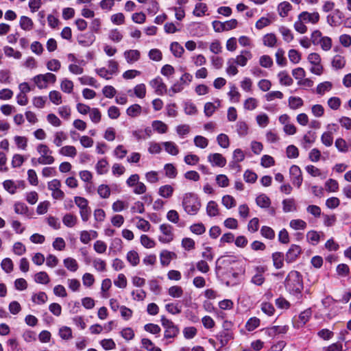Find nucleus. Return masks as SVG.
Listing matches in <instances>:
<instances>
[{
    "label": "nucleus",
    "instance_id": "1",
    "mask_svg": "<svg viewBox=\"0 0 351 351\" xmlns=\"http://www.w3.org/2000/svg\"><path fill=\"white\" fill-rule=\"evenodd\" d=\"M319 19L320 15L317 12H309L303 11L298 14L297 20L293 24V27L298 33L305 34L308 31L306 24L315 25L319 21Z\"/></svg>",
    "mask_w": 351,
    "mask_h": 351
},
{
    "label": "nucleus",
    "instance_id": "2",
    "mask_svg": "<svg viewBox=\"0 0 351 351\" xmlns=\"http://www.w3.org/2000/svg\"><path fill=\"white\" fill-rule=\"evenodd\" d=\"M285 286L291 294L300 293L303 289V280L300 273L295 270L291 271L285 279Z\"/></svg>",
    "mask_w": 351,
    "mask_h": 351
},
{
    "label": "nucleus",
    "instance_id": "3",
    "mask_svg": "<svg viewBox=\"0 0 351 351\" xmlns=\"http://www.w3.org/2000/svg\"><path fill=\"white\" fill-rule=\"evenodd\" d=\"M36 151L40 155L38 158H32L31 161L34 166L36 165H50L54 163L55 158L53 156V152L48 145L40 143L36 146Z\"/></svg>",
    "mask_w": 351,
    "mask_h": 351
},
{
    "label": "nucleus",
    "instance_id": "4",
    "mask_svg": "<svg viewBox=\"0 0 351 351\" xmlns=\"http://www.w3.org/2000/svg\"><path fill=\"white\" fill-rule=\"evenodd\" d=\"M182 206L184 210L190 215H195L202 204L197 195L193 193H186L183 195Z\"/></svg>",
    "mask_w": 351,
    "mask_h": 351
},
{
    "label": "nucleus",
    "instance_id": "5",
    "mask_svg": "<svg viewBox=\"0 0 351 351\" xmlns=\"http://www.w3.org/2000/svg\"><path fill=\"white\" fill-rule=\"evenodd\" d=\"M75 204L80 208V214L83 221H87L90 216V208L88 206V200L82 197L76 196L74 197Z\"/></svg>",
    "mask_w": 351,
    "mask_h": 351
},
{
    "label": "nucleus",
    "instance_id": "6",
    "mask_svg": "<svg viewBox=\"0 0 351 351\" xmlns=\"http://www.w3.org/2000/svg\"><path fill=\"white\" fill-rule=\"evenodd\" d=\"M32 80L39 89H43L47 87L49 83L54 84L56 81V76L51 73H47L34 76Z\"/></svg>",
    "mask_w": 351,
    "mask_h": 351
},
{
    "label": "nucleus",
    "instance_id": "7",
    "mask_svg": "<svg viewBox=\"0 0 351 351\" xmlns=\"http://www.w3.org/2000/svg\"><path fill=\"white\" fill-rule=\"evenodd\" d=\"M159 230L161 234L158 237V241L162 243H169L174 239L173 228L168 223H162Z\"/></svg>",
    "mask_w": 351,
    "mask_h": 351
},
{
    "label": "nucleus",
    "instance_id": "8",
    "mask_svg": "<svg viewBox=\"0 0 351 351\" xmlns=\"http://www.w3.org/2000/svg\"><path fill=\"white\" fill-rule=\"evenodd\" d=\"M61 185V182L58 179H53L47 184L48 189L51 191L54 199L62 200L64 197V193L60 189Z\"/></svg>",
    "mask_w": 351,
    "mask_h": 351
},
{
    "label": "nucleus",
    "instance_id": "9",
    "mask_svg": "<svg viewBox=\"0 0 351 351\" xmlns=\"http://www.w3.org/2000/svg\"><path fill=\"white\" fill-rule=\"evenodd\" d=\"M289 174L293 184L298 188L300 187L303 180L300 168L297 165H292L289 169Z\"/></svg>",
    "mask_w": 351,
    "mask_h": 351
},
{
    "label": "nucleus",
    "instance_id": "10",
    "mask_svg": "<svg viewBox=\"0 0 351 351\" xmlns=\"http://www.w3.org/2000/svg\"><path fill=\"white\" fill-rule=\"evenodd\" d=\"M150 86L158 95H162L167 92V86L160 77H157L149 82Z\"/></svg>",
    "mask_w": 351,
    "mask_h": 351
},
{
    "label": "nucleus",
    "instance_id": "11",
    "mask_svg": "<svg viewBox=\"0 0 351 351\" xmlns=\"http://www.w3.org/2000/svg\"><path fill=\"white\" fill-rule=\"evenodd\" d=\"M302 252V249L299 245H291L287 252L286 253L285 261L288 263L295 262Z\"/></svg>",
    "mask_w": 351,
    "mask_h": 351
},
{
    "label": "nucleus",
    "instance_id": "12",
    "mask_svg": "<svg viewBox=\"0 0 351 351\" xmlns=\"http://www.w3.org/2000/svg\"><path fill=\"white\" fill-rule=\"evenodd\" d=\"M207 158L213 167H223L226 164V159L219 153L210 154Z\"/></svg>",
    "mask_w": 351,
    "mask_h": 351
},
{
    "label": "nucleus",
    "instance_id": "13",
    "mask_svg": "<svg viewBox=\"0 0 351 351\" xmlns=\"http://www.w3.org/2000/svg\"><path fill=\"white\" fill-rule=\"evenodd\" d=\"M252 58V53L249 50H242L240 53L236 56L234 60L235 63L240 66H245L247 65V62Z\"/></svg>",
    "mask_w": 351,
    "mask_h": 351
},
{
    "label": "nucleus",
    "instance_id": "14",
    "mask_svg": "<svg viewBox=\"0 0 351 351\" xmlns=\"http://www.w3.org/2000/svg\"><path fill=\"white\" fill-rule=\"evenodd\" d=\"M123 56L128 64H133L140 59L141 52L137 49H129L124 51Z\"/></svg>",
    "mask_w": 351,
    "mask_h": 351
},
{
    "label": "nucleus",
    "instance_id": "15",
    "mask_svg": "<svg viewBox=\"0 0 351 351\" xmlns=\"http://www.w3.org/2000/svg\"><path fill=\"white\" fill-rule=\"evenodd\" d=\"M343 17V13L339 10H335L332 14L327 16L328 23L332 27L337 26Z\"/></svg>",
    "mask_w": 351,
    "mask_h": 351
},
{
    "label": "nucleus",
    "instance_id": "16",
    "mask_svg": "<svg viewBox=\"0 0 351 351\" xmlns=\"http://www.w3.org/2000/svg\"><path fill=\"white\" fill-rule=\"evenodd\" d=\"M221 101L219 99H216L214 103L207 102L204 105V112L206 117H211L215 110L220 107Z\"/></svg>",
    "mask_w": 351,
    "mask_h": 351
},
{
    "label": "nucleus",
    "instance_id": "17",
    "mask_svg": "<svg viewBox=\"0 0 351 351\" xmlns=\"http://www.w3.org/2000/svg\"><path fill=\"white\" fill-rule=\"evenodd\" d=\"M287 331V327L274 326L265 329V334L270 337H275L277 335L285 334Z\"/></svg>",
    "mask_w": 351,
    "mask_h": 351
},
{
    "label": "nucleus",
    "instance_id": "18",
    "mask_svg": "<svg viewBox=\"0 0 351 351\" xmlns=\"http://www.w3.org/2000/svg\"><path fill=\"white\" fill-rule=\"evenodd\" d=\"M176 255L174 252L168 250H162L160 254V261L162 266H168L171 260L176 258Z\"/></svg>",
    "mask_w": 351,
    "mask_h": 351
},
{
    "label": "nucleus",
    "instance_id": "19",
    "mask_svg": "<svg viewBox=\"0 0 351 351\" xmlns=\"http://www.w3.org/2000/svg\"><path fill=\"white\" fill-rule=\"evenodd\" d=\"M77 221V216L72 213H66L62 217L63 224L70 228L75 227Z\"/></svg>",
    "mask_w": 351,
    "mask_h": 351
},
{
    "label": "nucleus",
    "instance_id": "20",
    "mask_svg": "<svg viewBox=\"0 0 351 351\" xmlns=\"http://www.w3.org/2000/svg\"><path fill=\"white\" fill-rule=\"evenodd\" d=\"M20 184L23 185V182L19 181L16 183L11 180H5L3 182V188L10 194H14Z\"/></svg>",
    "mask_w": 351,
    "mask_h": 351
},
{
    "label": "nucleus",
    "instance_id": "21",
    "mask_svg": "<svg viewBox=\"0 0 351 351\" xmlns=\"http://www.w3.org/2000/svg\"><path fill=\"white\" fill-rule=\"evenodd\" d=\"M162 146L167 153L171 156H177L179 154L178 146L173 141H166L162 143Z\"/></svg>",
    "mask_w": 351,
    "mask_h": 351
},
{
    "label": "nucleus",
    "instance_id": "22",
    "mask_svg": "<svg viewBox=\"0 0 351 351\" xmlns=\"http://www.w3.org/2000/svg\"><path fill=\"white\" fill-rule=\"evenodd\" d=\"M278 78L282 86H289L293 84V80L286 71L278 73Z\"/></svg>",
    "mask_w": 351,
    "mask_h": 351
},
{
    "label": "nucleus",
    "instance_id": "23",
    "mask_svg": "<svg viewBox=\"0 0 351 351\" xmlns=\"http://www.w3.org/2000/svg\"><path fill=\"white\" fill-rule=\"evenodd\" d=\"M256 274L252 278L251 282L260 286L265 281V278L263 276V274L265 272V269L263 267H256Z\"/></svg>",
    "mask_w": 351,
    "mask_h": 351
},
{
    "label": "nucleus",
    "instance_id": "24",
    "mask_svg": "<svg viewBox=\"0 0 351 351\" xmlns=\"http://www.w3.org/2000/svg\"><path fill=\"white\" fill-rule=\"evenodd\" d=\"M173 192L174 188L171 184L162 185L158 189V194L163 198H171Z\"/></svg>",
    "mask_w": 351,
    "mask_h": 351
},
{
    "label": "nucleus",
    "instance_id": "25",
    "mask_svg": "<svg viewBox=\"0 0 351 351\" xmlns=\"http://www.w3.org/2000/svg\"><path fill=\"white\" fill-rule=\"evenodd\" d=\"M292 10L291 4L288 1H283L278 4L277 10L278 14L281 17H286L288 16L289 12Z\"/></svg>",
    "mask_w": 351,
    "mask_h": 351
},
{
    "label": "nucleus",
    "instance_id": "26",
    "mask_svg": "<svg viewBox=\"0 0 351 351\" xmlns=\"http://www.w3.org/2000/svg\"><path fill=\"white\" fill-rule=\"evenodd\" d=\"M315 134L309 131L305 134L302 138V145L304 149H308L315 141Z\"/></svg>",
    "mask_w": 351,
    "mask_h": 351
},
{
    "label": "nucleus",
    "instance_id": "27",
    "mask_svg": "<svg viewBox=\"0 0 351 351\" xmlns=\"http://www.w3.org/2000/svg\"><path fill=\"white\" fill-rule=\"evenodd\" d=\"M206 213L210 217H217L219 215V208L217 203L215 201H210L206 205Z\"/></svg>",
    "mask_w": 351,
    "mask_h": 351
},
{
    "label": "nucleus",
    "instance_id": "28",
    "mask_svg": "<svg viewBox=\"0 0 351 351\" xmlns=\"http://www.w3.org/2000/svg\"><path fill=\"white\" fill-rule=\"evenodd\" d=\"M58 152L60 155L71 158H74L77 155V149L73 145L63 146L59 149Z\"/></svg>",
    "mask_w": 351,
    "mask_h": 351
},
{
    "label": "nucleus",
    "instance_id": "29",
    "mask_svg": "<svg viewBox=\"0 0 351 351\" xmlns=\"http://www.w3.org/2000/svg\"><path fill=\"white\" fill-rule=\"evenodd\" d=\"M282 210L285 213L294 212L297 210L295 201L293 198L285 199L282 201Z\"/></svg>",
    "mask_w": 351,
    "mask_h": 351
},
{
    "label": "nucleus",
    "instance_id": "30",
    "mask_svg": "<svg viewBox=\"0 0 351 351\" xmlns=\"http://www.w3.org/2000/svg\"><path fill=\"white\" fill-rule=\"evenodd\" d=\"M127 261L132 266L136 267L140 263L138 253L135 250H130L126 254Z\"/></svg>",
    "mask_w": 351,
    "mask_h": 351
},
{
    "label": "nucleus",
    "instance_id": "31",
    "mask_svg": "<svg viewBox=\"0 0 351 351\" xmlns=\"http://www.w3.org/2000/svg\"><path fill=\"white\" fill-rule=\"evenodd\" d=\"M256 204L262 208H268L271 205V200L267 195L263 193L256 197Z\"/></svg>",
    "mask_w": 351,
    "mask_h": 351
},
{
    "label": "nucleus",
    "instance_id": "32",
    "mask_svg": "<svg viewBox=\"0 0 351 351\" xmlns=\"http://www.w3.org/2000/svg\"><path fill=\"white\" fill-rule=\"evenodd\" d=\"M305 169L306 172L313 177H319L322 179H325L326 178V173L322 172L319 169L314 165H307Z\"/></svg>",
    "mask_w": 351,
    "mask_h": 351
},
{
    "label": "nucleus",
    "instance_id": "33",
    "mask_svg": "<svg viewBox=\"0 0 351 351\" xmlns=\"http://www.w3.org/2000/svg\"><path fill=\"white\" fill-rule=\"evenodd\" d=\"M170 51L176 58H181L184 52V49L179 43L173 42L170 45Z\"/></svg>",
    "mask_w": 351,
    "mask_h": 351
},
{
    "label": "nucleus",
    "instance_id": "34",
    "mask_svg": "<svg viewBox=\"0 0 351 351\" xmlns=\"http://www.w3.org/2000/svg\"><path fill=\"white\" fill-rule=\"evenodd\" d=\"M108 169L109 164L104 158L99 160L95 165L96 171L99 175L106 174L108 171Z\"/></svg>",
    "mask_w": 351,
    "mask_h": 351
},
{
    "label": "nucleus",
    "instance_id": "35",
    "mask_svg": "<svg viewBox=\"0 0 351 351\" xmlns=\"http://www.w3.org/2000/svg\"><path fill=\"white\" fill-rule=\"evenodd\" d=\"M221 204L226 208L231 209L236 206L237 201L233 196L226 195L222 197Z\"/></svg>",
    "mask_w": 351,
    "mask_h": 351
},
{
    "label": "nucleus",
    "instance_id": "36",
    "mask_svg": "<svg viewBox=\"0 0 351 351\" xmlns=\"http://www.w3.org/2000/svg\"><path fill=\"white\" fill-rule=\"evenodd\" d=\"M236 131L239 136H245L248 134L249 127L247 123L244 121H239L236 123Z\"/></svg>",
    "mask_w": 351,
    "mask_h": 351
},
{
    "label": "nucleus",
    "instance_id": "37",
    "mask_svg": "<svg viewBox=\"0 0 351 351\" xmlns=\"http://www.w3.org/2000/svg\"><path fill=\"white\" fill-rule=\"evenodd\" d=\"M142 112V107L137 104L131 105L126 110V114L130 117H138Z\"/></svg>",
    "mask_w": 351,
    "mask_h": 351
},
{
    "label": "nucleus",
    "instance_id": "38",
    "mask_svg": "<svg viewBox=\"0 0 351 351\" xmlns=\"http://www.w3.org/2000/svg\"><path fill=\"white\" fill-rule=\"evenodd\" d=\"M122 32L118 29H112L108 32V38L114 43H119L123 40Z\"/></svg>",
    "mask_w": 351,
    "mask_h": 351
},
{
    "label": "nucleus",
    "instance_id": "39",
    "mask_svg": "<svg viewBox=\"0 0 351 351\" xmlns=\"http://www.w3.org/2000/svg\"><path fill=\"white\" fill-rule=\"evenodd\" d=\"M19 24L21 29L25 31H30L34 27L33 21L25 16H22L21 17Z\"/></svg>",
    "mask_w": 351,
    "mask_h": 351
},
{
    "label": "nucleus",
    "instance_id": "40",
    "mask_svg": "<svg viewBox=\"0 0 351 351\" xmlns=\"http://www.w3.org/2000/svg\"><path fill=\"white\" fill-rule=\"evenodd\" d=\"M332 88V84L330 82H324L317 85L316 93L318 95H324L326 93L329 92Z\"/></svg>",
    "mask_w": 351,
    "mask_h": 351
},
{
    "label": "nucleus",
    "instance_id": "41",
    "mask_svg": "<svg viewBox=\"0 0 351 351\" xmlns=\"http://www.w3.org/2000/svg\"><path fill=\"white\" fill-rule=\"evenodd\" d=\"M134 219L137 220L136 226L138 229L143 232H148L149 230L151 224L148 221L140 217H136Z\"/></svg>",
    "mask_w": 351,
    "mask_h": 351
},
{
    "label": "nucleus",
    "instance_id": "42",
    "mask_svg": "<svg viewBox=\"0 0 351 351\" xmlns=\"http://www.w3.org/2000/svg\"><path fill=\"white\" fill-rule=\"evenodd\" d=\"M285 256L282 252H275L272 254V260L274 266L276 269L282 267Z\"/></svg>",
    "mask_w": 351,
    "mask_h": 351
},
{
    "label": "nucleus",
    "instance_id": "43",
    "mask_svg": "<svg viewBox=\"0 0 351 351\" xmlns=\"http://www.w3.org/2000/svg\"><path fill=\"white\" fill-rule=\"evenodd\" d=\"M237 64L233 58H230L227 61V67L226 69V73L230 76L236 75L239 71L237 68Z\"/></svg>",
    "mask_w": 351,
    "mask_h": 351
},
{
    "label": "nucleus",
    "instance_id": "44",
    "mask_svg": "<svg viewBox=\"0 0 351 351\" xmlns=\"http://www.w3.org/2000/svg\"><path fill=\"white\" fill-rule=\"evenodd\" d=\"M289 106L292 110H296L302 107L304 101L300 97L291 96L289 98Z\"/></svg>",
    "mask_w": 351,
    "mask_h": 351
},
{
    "label": "nucleus",
    "instance_id": "45",
    "mask_svg": "<svg viewBox=\"0 0 351 351\" xmlns=\"http://www.w3.org/2000/svg\"><path fill=\"white\" fill-rule=\"evenodd\" d=\"M256 121L259 127L265 128L269 123V116L264 112H261L256 115Z\"/></svg>",
    "mask_w": 351,
    "mask_h": 351
},
{
    "label": "nucleus",
    "instance_id": "46",
    "mask_svg": "<svg viewBox=\"0 0 351 351\" xmlns=\"http://www.w3.org/2000/svg\"><path fill=\"white\" fill-rule=\"evenodd\" d=\"M184 290L178 285H174L169 288L168 294L173 298H180L183 295Z\"/></svg>",
    "mask_w": 351,
    "mask_h": 351
},
{
    "label": "nucleus",
    "instance_id": "47",
    "mask_svg": "<svg viewBox=\"0 0 351 351\" xmlns=\"http://www.w3.org/2000/svg\"><path fill=\"white\" fill-rule=\"evenodd\" d=\"M141 244L145 248H153L156 245L155 241L147 234H142L140 237Z\"/></svg>",
    "mask_w": 351,
    "mask_h": 351
},
{
    "label": "nucleus",
    "instance_id": "48",
    "mask_svg": "<svg viewBox=\"0 0 351 351\" xmlns=\"http://www.w3.org/2000/svg\"><path fill=\"white\" fill-rule=\"evenodd\" d=\"M152 125L154 130L159 134H165L167 132L168 130L167 125L161 121H154L152 123Z\"/></svg>",
    "mask_w": 351,
    "mask_h": 351
},
{
    "label": "nucleus",
    "instance_id": "49",
    "mask_svg": "<svg viewBox=\"0 0 351 351\" xmlns=\"http://www.w3.org/2000/svg\"><path fill=\"white\" fill-rule=\"evenodd\" d=\"M64 267L69 271L75 272L78 269L77 261L73 258H66L63 261Z\"/></svg>",
    "mask_w": 351,
    "mask_h": 351
},
{
    "label": "nucleus",
    "instance_id": "50",
    "mask_svg": "<svg viewBox=\"0 0 351 351\" xmlns=\"http://www.w3.org/2000/svg\"><path fill=\"white\" fill-rule=\"evenodd\" d=\"M279 32L282 36V38L287 43H290L293 40V34L290 29L285 26H281L279 27Z\"/></svg>",
    "mask_w": 351,
    "mask_h": 351
},
{
    "label": "nucleus",
    "instance_id": "51",
    "mask_svg": "<svg viewBox=\"0 0 351 351\" xmlns=\"http://www.w3.org/2000/svg\"><path fill=\"white\" fill-rule=\"evenodd\" d=\"M88 114L90 119L93 123L97 124L101 121V112L98 108H92Z\"/></svg>",
    "mask_w": 351,
    "mask_h": 351
},
{
    "label": "nucleus",
    "instance_id": "52",
    "mask_svg": "<svg viewBox=\"0 0 351 351\" xmlns=\"http://www.w3.org/2000/svg\"><path fill=\"white\" fill-rule=\"evenodd\" d=\"M289 226L293 230H304L306 228L307 224L304 220L297 219L291 220L289 222Z\"/></svg>",
    "mask_w": 351,
    "mask_h": 351
},
{
    "label": "nucleus",
    "instance_id": "53",
    "mask_svg": "<svg viewBox=\"0 0 351 351\" xmlns=\"http://www.w3.org/2000/svg\"><path fill=\"white\" fill-rule=\"evenodd\" d=\"M34 280L36 283L47 285L49 282L50 279L45 271H40L35 274Z\"/></svg>",
    "mask_w": 351,
    "mask_h": 351
},
{
    "label": "nucleus",
    "instance_id": "54",
    "mask_svg": "<svg viewBox=\"0 0 351 351\" xmlns=\"http://www.w3.org/2000/svg\"><path fill=\"white\" fill-rule=\"evenodd\" d=\"M165 176L169 178H175L178 174L176 167L171 163H167L164 166Z\"/></svg>",
    "mask_w": 351,
    "mask_h": 351
},
{
    "label": "nucleus",
    "instance_id": "55",
    "mask_svg": "<svg viewBox=\"0 0 351 351\" xmlns=\"http://www.w3.org/2000/svg\"><path fill=\"white\" fill-rule=\"evenodd\" d=\"M47 295L45 292L40 291L38 293L33 294L32 300L37 304H43L47 301Z\"/></svg>",
    "mask_w": 351,
    "mask_h": 351
},
{
    "label": "nucleus",
    "instance_id": "56",
    "mask_svg": "<svg viewBox=\"0 0 351 351\" xmlns=\"http://www.w3.org/2000/svg\"><path fill=\"white\" fill-rule=\"evenodd\" d=\"M325 188L328 192H337L339 190V183L336 180L330 178L325 182Z\"/></svg>",
    "mask_w": 351,
    "mask_h": 351
},
{
    "label": "nucleus",
    "instance_id": "57",
    "mask_svg": "<svg viewBox=\"0 0 351 351\" xmlns=\"http://www.w3.org/2000/svg\"><path fill=\"white\" fill-rule=\"evenodd\" d=\"M261 235L269 240H272L275 238L276 234L274 230L269 226H263L261 228Z\"/></svg>",
    "mask_w": 351,
    "mask_h": 351
},
{
    "label": "nucleus",
    "instance_id": "58",
    "mask_svg": "<svg viewBox=\"0 0 351 351\" xmlns=\"http://www.w3.org/2000/svg\"><path fill=\"white\" fill-rule=\"evenodd\" d=\"M93 267L99 272L106 271V262L101 258H96L93 260Z\"/></svg>",
    "mask_w": 351,
    "mask_h": 351
},
{
    "label": "nucleus",
    "instance_id": "59",
    "mask_svg": "<svg viewBox=\"0 0 351 351\" xmlns=\"http://www.w3.org/2000/svg\"><path fill=\"white\" fill-rule=\"evenodd\" d=\"M1 269L7 274H10L13 271L14 264L11 258H5L1 263Z\"/></svg>",
    "mask_w": 351,
    "mask_h": 351
},
{
    "label": "nucleus",
    "instance_id": "60",
    "mask_svg": "<svg viewBox=\"0 0 351 351\" xmlns=\"http://www.w3.org/2000/svg\"><path fill=\"white\" fill-rule=\"evenodd\" d=\"M207 10L208 7L206 3H198L195 5L193 14L197 17H200L204 15Z\"/></svg>",
    "mask_w": 351,
    "mask_h": 351
},
{
    "label": "nucleus",
    "instance_id": "61",
    "mask_svg": "<svg viewBox=\"0 0 351 351\" xmlns=\"http://www.w3.org/2000/svg\"><path fill=\"white\" fill-rule=\"evenodd\" d=\"M263 44L269 47H274L277 42V38L274 34H267L263 38Z\"/></svg>",
    "mask_w": 351,
    "mask_h": 351
},
{
    "label": "nucleus",
    "instance_id": "62",
    "mask_svg": "<svg viewBox=\"0 0 351 351\" xmlns=\"http://www.w3.org/2000/svg\"><path fill=\"white\" fill-rule=\"evenodd\" d=\"M58 334L64 340H69L73 337L71 328L65 326L60 328Z\"/></svg>",
    "mask_w": 351,
    "mask_h": 351
},
{
    "label": "nucleus",
    "instance_id": "63",
    "mask_svg": "<svg viewBox=\"0 0 351 351\" xmlns=\"http://www.w3.org/2000/svg\"><path fill=\"white\" fill-rule=\"evenodd\" d=\"M346 64V60L344 57L340 55H336L334 56L332 61V66L336 69H340L344 67Z\"/></svg>",
    "mask_w": 351,
    "mask_h": 351
},
{
    "label": "nucleus",
    "instance_id": "64",
    "mask_svg": "<svg viewBox=\"0 0 351 351\" xmlns=\"http://www.w3.org/2000/svg\"><path fill=\"white\" fill-rule=\"evenodd\" d=\"M258 101L256 98L249 97L245 100L243 107L247 110H253L257 108Z\"/></svg>",
    "mask_w": 351,
    "mask_h": 351
}]
</instances>
